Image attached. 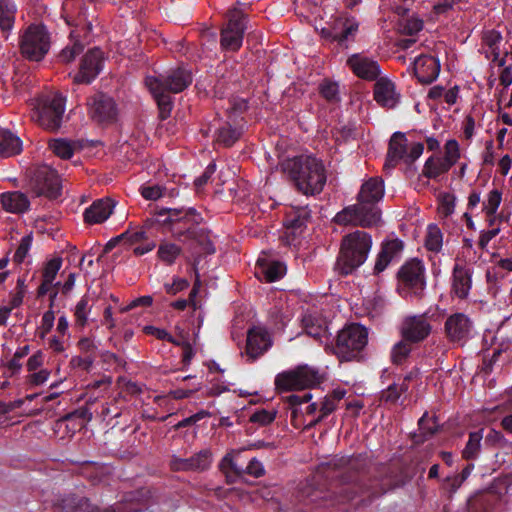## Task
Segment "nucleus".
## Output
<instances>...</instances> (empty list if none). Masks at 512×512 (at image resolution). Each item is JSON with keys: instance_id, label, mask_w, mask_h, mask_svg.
<instances>
[{"instance_id": "9b49d317", "label": "nucleus", "mask_w": 512, "mask_h": 512, "mask_svg": "<svg viewBox=\"0 0 512 512\" xmlns=\"http://www.w3.org/2000/svg\"><path fill=\"white\" fill-rule=\"evenodd\" d=\"M432 326L425 315H412L404 318L401 324V335L410 343L425 340L431 333Z\"/></svg>"}, {"instance_id": "338daca9", "label": "nucleus", "mask_w": 512, "mask_h": 512, "mask_svg": "<svg viewBox=\"0 0 512 512\" xmlns=\"http://www.w3.org/2000/svg\"><path fill=\"white\" fill-rule=\"evenodd\" d=\"M320 91L323 97L327 100H336L338 97V85L336 83L325 82L320 86Z\"/></svg>"}, {"instance_id": "bf43d9fd", "label": "nucleus", "mask_w": 512, "mask_h": 512, "mask_svg": "<svg viewBox=\"0 0 512 512\" xmlns=\"http://www.w3.org/2000/svg\"><path fill=\"white\" fill-rule=\"evenodd\" d=\"M357 30L358 23H356L353 20H347L344 23L343 31L340 34L335 35L334 38L338 40L340 43H343L349 40L350 37L354 36Z\"/></svg>"}, {"instance_id": "e433bc0d", "label": "nucleus", "mask_w": 512, "mask_h": 512, "mask_svg": "<svg viewBox=\"0 0 512 512\" xmlns=\"http://www.w3.org/2000/svg\"><path fill=\"white\" fill-rule=\"evenodd\" d=\"M403 248L404 245L400 239H385L381 244V249L378 254H380L382 258H386L392 263L400 259Z\"/></svg>"}, {"instance_id": "2eb2a0df", "label": "nucleus", "mask_w": 512, "mask_h": 512, "mask_svg": "<svg viewBox=\"0 0 512 512\" xmlns=\"http://www.w3.org/2000/svg\"><path fill=\"white\" fill-rule=\"evenodd\" d=\"M346 63L357 77L367 81L376 80L381 73L379 63L375 59L363 54L351 55Z\"/></svg>"}, {"instance_id": "864d4df0", "label": "nucleus", "mask_w": 512, "mask_h": 512, "mask_svg": "<svg viewBox=\"0 0 512 512\" xmlns=\"http://www.w3.org/2000/svg\"><path fill=\"white\" fill-rule=\"evenodd\" d=\"M276 417L274 409H259L253 412L250 416V421L259 425L270 424Z\"/></svg>"}, {"instance_id": "3c124183", "label": "nucleus", "mask_w": 512, "mask_h": 512, "mask_svg": "<svg viewBox=\"0 0 512 512\" xmlns=\"http://www.w3.org/2000/svg\"><path fill=\"white\" fill-rule=\"evenodd\" d=\"M49 147L54 154L61 157L62 159H69L73 156L72 145L70 144V142L66 140H53L52 142H50Z\"/></svg>"}, {"instance_id": "0e129e2a", "label": "nucleus", "mask_w": 512, "mask_h": 512, "mask_svg": "<svg viewBox=\"0 0 512 512\" xmlns=\"http://www.w3.org/2000/svg\"><path fill=\"white\" fill-rule=\"evenodd\" d=\"M50 377V371L48 369H40L31 372L29 375V383L35 386L43 385L47 382Z\"/></svg>"}, {"instance_id": "e2e57ef3", "label": "nucleus", "mask_w": 512, "mask_h": 512, "mask_svg": "<svg viewBox=\"0 0 512 512\" xmlns=\"http://www.w3.org/2000/svg\"><path fill=\"white\" fill-rule=\"evenodd\" d=\"M140 192L143 198L147 200H157L163 194V190L159 185L142 186Z\"/></svg>"}, {"instance_id": "4be33fe9", "label": "nucleus", "mask_w": 512, "mask_h": 512, "mask_svg": "<svg viewBox=\"0 0 512 512\" xmlns=\"http://www.w3.org/2000/svg\"><path fill=\"white\" fill-rule=\"evenodd\" d=\"M158 221L163 224L174 225L176 223H183L184 229L189 230L194 224L199 222L200 216L196 213L195 209H162L158 213Z\"/></svg>"}, {"instance_id": "72a5a7b5", "label": "nucleus", "mask_w": 512, "mask_h": 512, "mask_svg": "<svg viewBox=\"0 0 512 512\" xmlns=\"http://www.w3.org/2000/svg\"><path fill=\"white\" fill-rule=\"evenodd\" d=\"M309 218L310 211L307 207L293 209L286 217V228L287 230H291L293 234L301 233Z\"/></svg>"}, {"instance_id": "20e7f679", "label": "nucleus", "mask_w": 512, "mask_h": 512, "mask_svg": "<svg viewBox=\"0 0 512 512\" xmlns=\"http://www.w3.org/2000/svg\"><path fill=\"white\" fill-rule=\"evenodd\" d=\"M368 343V330L361 324L344 327L337 336L335 354L342 361L356 359Z\"/></svg>"}, {"instance_id": "c9c22d12", "label": "nucleus", "mask_w": 512, "mask_h": 512, "mask_svg": "<svg viewBox=\"0 0 512 512\" xmlns=\"http://www.w3.org/2000/svg\"><path fill=\"white\" fill-rule=\"evenodd\" d=\"M61 265L62 261L60 258H54L46 264L43 271V281L39 288L40 294H46L54 285V281L61 268Z\"/></svg>"}, {"instance_id": "412c9836", "label": "nucleus", "mask_w": 512, "mask_h": 512, "mask_svg": "<svg viewBox=\"0 0 512 512\" xmlns=\"http://www.w3.org/2000/svg\"><path fill=\"white\" fill-rule=\"evenodd\" d=\"M374 99L382 107L394 108L400 101V94L389 78L380 77L374 85Z\"/></svg>"}, {"instance_id": "6e6d98bb", "label": "nucleus", "mask_w": 512, "mask_h": 512, "mask_svg": "<svg viewBox=\"0 0 512 512\" xmlns=\"http://www.w3.org/2000/svg\"><path fill=\"white\" fill-rule=\"evenodd\" d=\"M197 341H198V333L194 334V341L193 343L189 342H182V349H183V355L182 360L185 365H190L192 359L196 355L197 352Z\"/></svg>"}, {"instance_id": "37998d69", "label": "nucleus", "mask_w": 512, "mask_h": 512, "mask_svg": "<svg viewBox=\"0 0 512 512\" xmlns=\"http://www.w3.org/2000/svg\"><path fill=\"white\" fill-rule=\"evenodd\" d=\"M482 438L483 430H478L469 434L468 442L466 443L462 453L465 459H474L477 457L481 448Z\"/></svg>"}, {"instance_id": "c756f323", "label": "nucleus", "mask_w": 512, "mask_h": 512, "mask_svg": "<svg viewBox=\"0 0 512 512\" xmlns=\"http://www.w3.org/2000/svg\"><path fill=\"white\" fill-rule=\"evenodd\" d=\"M408 149L407 138L404 133L395 132L389 142L385 168H393L400 160H405Z\"/></svg>"}, {"instance_id": "5fc2aeb1", "label": "nucleus", "mask_w": 512, "mask_h": 512, "mask_svg": "<svg viewBox=\"0 0 512 512\" xmlns=\"http://www.w3.org/2000/svg\"><path fill=\"white\" fill-rule=\"evenodd\" d=\"M83 51V46L79 41H75L71 47L64 48L59 54V60L62 63H70L75 57Z\"/></svg>"}, {"instance_id": "9d476101", "label": "nucleus", "mask_w": 512, "mask_h": 512, "mask_svg": "<svg viewBox=\"0 0 512 512\" xmlns=\"http://www.w3.org/2000/svg\"><path fill=\"white\" fill-rule=\"evenodd\" d=\"M273 345L269 332L262 326H254L247 332L246 348L243 356L248 361H255Z\"/></svg>"}, {"instance_id": "393cba45", "label": "nucleus", "mask_w": 512, "mask_h": 512, "mask_svg": "<svg viewBox=\"0 0 512 512\" xmlns=\"http://www.w3.org/2000/svg\"><path fill=\"white\" fill-rule=\"evenodd\" d=\"M158 78L162 81L164 89L174 93L182 92L192 83L191 71L183 67L170 70Z\"/></svg>"}, {"instance_id": "c85d7f7f", "label": "nucleus", "mask_w": 512, "mask_h": 512, "mask_svg": "<svg viewBox=\"0 0 512 512\" xmlns=\"http://www.w3.org/2000/svg\"><path fill=\"white\" fill-rule=\"evenodd\" d=\"M115 203L111 199H100L85 209L84 219L89 224H98L106 221L113 212Z\"/></svg>"}, {"instance_id": "473e14b6", "label": "nucleus", "mask_w": 512, "mask_h": 512, "mask_svg": "<svg viewBox=\"0 0 512 512\" xmlns=\"http://www.w3.org/2000/svg\"><path fill=\"white\" fill-rule=\"evenodd\" d=\"M95 303L94 293L87 292L84 294L81 299L77 302L74 315L76 324L80 327L86 326L89 320V315L92 310V306Z\"/></svg>"}, {"instance_id": "ea45409f", "label": "nucleus", "mask_w": 512, "mask_h": 512, "mask_svg": "<svg viewBox=\"0 0 512 512\" xmlns=\"http://www.w3.org/2000/svg\"><path fill=\"white\" fill-rule=\"evenodd\" d=\"M443 245V235L439 227L435 224H430L427 228L425 238V246L428 250L439 252Z\"/></svg>"}, {"instance_id": "aec40b11", "label": "nucleus", "mask_w": 512, "mask_h": 512, "mask_svg": "<svg viewBox=\"0 0 512 512\" xmlns=\"http://www.w3.org/2000/svg\"><path fill=\"white\" fill-rule=\"evenodd\" d=\"M414 73L418 81L429 84L436 80L440 72V62L431 55H420L414 62Z\"/></svg>"}, {"instance_id": "bb28decb", "label": "nucleus", "mask_w": 512, "mask_h": 512, "mask_svg": "<svg viewBox=\"0 0 512 512\" xmlns=\"http://www.w3.org/2000/svg\"><path fill=\"white\" fill-rule=\"evenodd\" d=\"M502 203V191L493 188L489 190L482 201V213L486 217L487 225L491 228L498 226L502 216L497 213Z\"/></svg>"}, {"instance_id": "a878e982", "label": "nucleus", "mask_w": 512, "mask_h": 512, "mask_svg": "<svg viewBox=\"0 0 512 512\" xmlns=\"http://www.w3.org/2000/svg\"><path fill=\"white\" fill-rule=\"evenodd\" d=\"M145 84L157 101L160 117L166 119L172 110V100L169 95L165 94L167 90L164 89L162 81L158 77L148 76L145 79Z\"/></svg>"}, {"instance_id": "7c9ffc66", "label": "nucleus", "mask_w": 512, "mask_h": 512, "mask_svg": "<svg viewBox=\"0 0 512 512\" xmlns=\"http://www.w3.org/2000/svg\"><path fill=\"white\" fill-rule=\"evenodd\" d=\"M1 203L3 208L10 213H24L30 206L27 196L19 191L2 193Z\"/></svg>"}, {"instance_id": "de8ad7c7", "label": "nucleus", "mask_w": 512, "mask_h": 512, "mask_svg": "<svg viewBox=\"0 0 512 512\" xmlns=\"http://www.w3.org/2000/svg\"><path fill=\"white\" fill-rule=\"evenodd\" d=\"M409 341L401 340L394 344L391 350V360L395 364H401L411 352Z\"/></svg>"}, {"instance_id": "dca6fc26", "label": "nucleus", "mask_w": 512, "mask_h": 512, "mask_svg": "<svg viewBox=\"0 0 512 512\" xmlns=\"http://www.w3.org/2000/svg\"><path fill=\"white\" fill-rule=\"evenodd\" d=\"M240 450H232L228 452L220 462V469L226 471L231 469L237 475L248 474L253 477H261L265 473L263 464L257 459L252 458L248 465L244 468L236 462V458L240 455Z\"/></svg>"}, {"instance_id": "ddd939ff", "label": "nucleus", "mask_w": 512, "mask_h": 512, "mask_svg": "<svg viewBox=\"0 0 512 512\" xmlns=\"http://www.w3.org/2000/svg\"><path fill=\"white\" fill-rule=\"evenodd\" d=\"M103 67V52L94 48L89 50L80 65L79 72L74 76V82L79 84H90Z\"/></svg>"}, {"instance_id": "79ce46f5", "label": "nucleus", "mask_w": 512, "mask_h": 512, "mask_svg": "<svg viewBox=\"0 0 512 512\" xmlns=\"http://www.w3.org/2000/svg\"><path fill=\"white\" fill-rule=\"evenodd\" d=\"M424 27L423 20L417 15H412L407 18H403L398 23V29L402 34L415 35L420 32Z\"/></svg>"}, {"instance_id": "a18cd8bd", "label": "nucleus", "mask_w": 512, "mask_h": 512, "mask_svg": "<svg viewBox=\"0 0 512 512\" xmlns=\"http://www.w3.org/2000/svg\"><path fill=\"white\" fill-rule=\"evenodd\" d=\"M180 253L181 248L173 243L161 244L158 249V256L160 260L168 265L173 264Z\"/></svg>"}, {"instance_id": "1a4fd4ad", "label": "nucleus", "mask_w": 512, "mask_h": 512, "mask_svg": "<svg viewBox=\"0 0 512 512\" xmlns=\"http://www.w3.org/2000/svg\"><path fill=\"white\" fill-rule=\"evenodd\" d=\"M246 29V16L237 9L230 11L228 24L221 32V48L227 51H237L242 46Z\"/></svg>"}, {"instance_id": "052dcab7", "label": "nucleus", "mask_w": 512, "mask_h": 512, "mask_svg": "<svg viewBox=\"0 0 512 512\" xmlns=\"http://www.w3.org/2000/svg\"><path fill=\"white\" fill-rule=\"evenodd\" d=\"M45 361V354L42 350H37L27 361V370L33 372L42 367Z\"/></svg>"}, {"instance_id": "b1692460", "label": "nucleus", "mask_w": 512, "mask_h": 512, "mask_svg": "<svg viewBox=\"0 0 512 512\" xmlns=\"http://www.w3.org/2000/svg\"><path fill=\"white\" fill-rule=\"evenodd\" d=\"M472 329L470 319L463 313L451 315L445 322V331L450 340L462 341L469 337Z\"/></svg>"}, {"instance_id": "0eeeda50", "label": "nucleus", "mask_w": 512, "mask_h": 512, "mask_svg": "<svg viewBox=\"0 0 512 512\" xmlns=\"http://www.w3.org/2000/svg\"><path fill=\"white\" fill-rule=\"evenodd\" d=\"M318 372L308 366L281 372L275 377V386L279 391L305 390L319 384Z\"/></svg>"}, {"instance_id": "39448f33", "label": "nucleus", "mask_w": 512, "mask_h": 512, "mask_svg": "<svg viewBox=\"0 0 512 512\" xmlns=\"http://www.w3.org/2000/svg\"><path fill=\"white\" fill-rule=\"evenodd\" d=\"M426 288L425 268L418 259L407 261L398 272L399 294L408 299L421 297Z\"/></svg>"}, {"instance_id": "58836bf2", "label": "nucleus", "mask_w": 512, "mask_h": 512, "mask_svg": "<svg viewBox=\"0 0 512 512\" xmlns=\"http://www.w3.org/2000/svg\"><path fill=\"white\" fill-rule=\"evenodd\" d=\"M16 5L11 0H0V27L10 30L14 23Z\"/></svg>"}, {"instance_id": "6e6552de", "label": "nucleus", "mask_w": 512, "mask_h": 512, "mask_svg": "<svg viewBox=\"0 0 512 512\" xmlns=\"http://www.w3.org/2000/svg\"><path fill=\"white\" fill-rule=\"evenodd\" d=\"M381 218V213L378 207H370L368 209L362 206L359 202L350 205L333 218L334 222L339 225H355L362 227H371L376 225Z\"/></svg>"}, {"instance_id": "5701e85b", "label": "nucleus", "mask_w": 512, "mask_h": 512, "mask_svg": "<svg viewBox=\"0 0 512 512\" xmlns=\"http://www.w3.org/2000/svg\"><path fill=\"white\" fill-rule=\"evenodd\" d=\"M384 191V183L381 179L370 178L362 184L358 193V202L366 209L377 207L376 203L383 198Z\"/></svg>"}, {"instance_id": "6ab92c4d", "label": "nucleus", "mask_w": 512, "mask_h": 512, "mask_svg": "<svg viewBox=\"0 0 512 512\" xmlns=\"http://www.w3.org/2000/svg\"><path fill=\"white\" fill-rule=\"evenodd\" d=\"M472 268L456 263L453 268L451 291L459 299H466L472 288Z\"/></svg>"}, {"instance_id": "4c0bfd02", "label": "nucleus", "mask_w": 512, "mask_h": 512, "mask_svg": "<svg viewBox=\"0 0 512 512\" xmlns=\"http://www.w3.org/2000/svg\"><path fill=\"white\" fill-rule=\"evenodd\" d=\"M450 167L441 157H429L423 167L422 174L429 179H436L440 175L448 172Z\"/></svg>"}, {"instance_id": "69168bd1", "label": "nucleus", "mask_w": 512, "mask_h": 512, "mask_svg": "<svg viewBox=\"0 0 512 512\" xmlns=\"http://www.w3.org/2000/svg\"><path fill=\"white\" fill-rule=\"evenodd\" d=\"M189 286V282L184 278H174L172 283H166L165 289L166 292L172 295L177 294L180 291H183Z\"/></svg>"}, {"instance_id": "09e8293b", "label": "nucleus", "mask_w": 512, "mask_h": 512, "mask_svg": "<svg viewBox=\"0 0 512 512\" xmlns=\"http://www.w3.org/2000/svg\"><path fill=\"white\" fill-rule=\"evenodd\" d=\"M240 137V131L231 126H224L217 130V141L225 146H231Z\"/></svg>"}, {"instance_id": "423d86ee", "label": "nucleus", "mask_w": 512, "mask_h": 512, "mask_svg": "<svg viewBox=\"0 0 512 512\" xmlns=\"http://www.w3.org/2000/svg\"><path fill=\"white\" fill-rule=\"evenodd\" d=\"M50 46V34L43 25H30L20 37V52L29 61H41Z\"/></svg>"}, {"instance_id": "49530a36", "label": "nucleus", "mask_w": 512, "mask_h": 512, "mask_svg": "<svg viewBox=\"0 0 512 512\" xmlns=\"http://www.w3.org/2000/svg\"><path fill=\"white\" fill-rule=\"evenodd\" d=\"M445 153L444 156L441 157L446 164L451 168L454 166L460 158V146L459 143L450 139L445 143Z\"/></svg>"}, {"instance_id": "13d9d810", "label": "nucleus", "mask_w": 512, "mask_h": 512, "mask_svg": "<svg viewBox=\"0 0 512 512\" xmlns=\"http://www.w3.org/2000/svg\"><path fill=\"white\" fill-rule=\"evenodd\" d=\"M32 245V236L26 235L22 237L21 242L14 254V259L16 262L21 263L24 261L25 257L27 256L30 248Z\"/></svg>"}, {"instance_id": "680f3d73", "label": "nucleus", "mask_w": 512, "mask_h": 512, "mask_svg": "<svg viewBox=\"0 0 512 512\" xmlns=\"http://www.w3.org/2000/svg\"><path fill=\"white\" fill-rule=\"evenodd\" d=\"M424 151V145L420 142L412 143L410 146H408L405 160L406 163L414 162L416 159H418Z\"/></svg>"}, {"instance_id": "f3484780", "label": "nucleus", "mask_w": 512, "mask_h": 512, "mask_svg": "<svg viewBox=\"0 0 512 512\" xmlns=\"http://www.w3.org/2000/svg\"><path fill=\"white\" fill-rule=\"evenodd\" d=\"M286 265L277 260L270 259L266 253H262L256 263L255 275L260 280L274 282L286 274Z\"/></svg>"}, {"instance_id": "f704fd0d", "label": "nucleus", "mask_w": 512, "mask_h": 512, "mask_svg": "<svg viewBox=\"0 0 512 512\" xmlns=\"http://www.w3.org/2000/svg\"><path fill=\"white\" fill-rule=\"evenodd\" d=\"M502 42V35L496 30H489L483 34V43L486 47V57L492 61H496L500 55V45Z\"/></svg>"}, {"instance_id": "a211bd4d", "label": "nucleus", "mask_w": 512, "mask_h": 512, "mask_svg": "<svg viewBox=\"0 0 512 512\" xmlns=\"http://www.w3.org/2000/svg\"><path fill=\"white\" fill-rule=\"evenodd\" d=\"M212 463V452L203 449L189 458L173 457L171 467L176 471H204Z\"/></svg>"}, {"instance_id": "8fccbe9b", "label": "nucleus", "mask_w": 512, "mask_h": 512, "mask_svg": "<svg viewBox=\"0 0 512 512\" xmlns=\"http://www.w3.org/2000/svg\"><path fill=\"white\" fill-rule=\"evenodd\" d=\"M270 317L276 327L283 328L291 320L292 313L288 308L275 306L270 312Z\"/></svg>"}, {"instance_id": "4468645a", "label": "nucleus", "mask_w": 512, "mask_h": 512, "mask_svg": "<svg viewBox=\"0 0 512 512\" xmlns=\"http://www.w3.org/2000/svg\"><path fill=\"white\" fill-rule=\"evenodd\" d=\"M89 115L97 123L106 124L115 120L117 110L114 100L105 94H96L88 103Z\"/></svg>"}, {"instance_id": "7ed1b4c3", "label": "nucleus", "mask_w": 512, "mask_h": 512, "mask_svg": "<svg viewBox=\"0 0 512 512\" xmlns=\"http://www.w3.org/2000/svg\"><path fill=\"white\" fill-rule=\"evenodd\" d=\"M65 104L66 100L61 94L54 93L42 96L36 99L31 118L41 127L55 131L62 124Z\"/></svg>"}, {"instance_id": "f03ea898", "label": "nucleus", "mask_w": 512, "mask_h": 512, "mask_svg": "<svg viewBox=\"0 0 512 512\" xmlns=\"http://www.w3.org/2000/svg\"><path fill=\"white\" fill-rule=\"evenodd\" d=\"M372 236L362 230H355L342 238L340 252L335 263L336 271L349 275L362 266L372 249Z\"/></svg>"}, {"instance_id": "a19ab883", "label": "nucleus", "mask_w": 512, "mask_h": 512, "mask_svg": "<svg viewBox=\"0 0 512 512\" xmlns=\"http://www.w3.org/2000/svg\"><path fill=\"white\" fill-rule=\"evenodd\" d=\"M408 390V385L403 381L400 384L393 383L387 387V389L381 392V400L390 403L397 404L401 396Z\"/></svg>"}, {"instance_id": "774afa93", "label": "nucleus", "mask_w": 512, "mask_h": 512, "mask_svg": "<svg viewBox=\"0 0 512 512\" xmlns=\"http://www.w3.org/2000/svg\"><path fill=\"white\" fill-rule=\"evenodd\" d=\"M121 239H126L131 245L141 243L146 238L144 230L127 231L120 236Z\"/></svg>"}, {"instance_id": "f8f14e48", "label": "nucleus", "mask_w": 512, "mask_h": 512, "mask_svg": "<svg viewBox=\"0 0 512 512\" xmlns=\"http://www.w3.org/2000/svg\"><path fill=\"white\" fill-rule=\"evenodd\" d=\"M36 190L39 195L56 199L61 194V179L51 167L44 165L37 169L35 174Z\"/></svg>"}, {"instance_id": "c03bdc74", "label": "nucleus", "mask_w": 512, "mask_h": 512, "mask_svg": "<svg viewBox=\"0 0 512 512\" xmlns=\"http://www.w3.org/2000/svg\"><path fill=\"white\" fill-rule=\"evenodd\" d=\"M456 207V196L452 193L444 192L438 197V213L441 217L451 216Z\"/></svg>"}, {"instance_id": "4d7b16f0", "label": "nucleus", "mask_w": 512, "mask_h": 512, "mask_svg": "<svg viewBox=\"0 0 512 512\" xmlns=\"http://www.w3.org/2000/svg\"><path fill=\"white\" fill-rule=\"evenodd\" d=\"M55 321V314L52 310L44 312L41 324L39 326V335L41 339H44L46 335L52 330Z\"/></svg>"}, {"instance_id": "2f4dec72", "label": "nucleus", "mask_w": 512, "mask_h": 512, "mask_svg": "<svg viewBox=\"0 0 512 512\" xmlns=\"http://www.w3.org/2000/svg\"><path fill=\"white\" fill-rule=\"evenodd\" d=\"M22 151L21 139L11 131L0 128V155L10 157Z\"/></svg>"}, {"instance_id": "603ef678", "label": "nucleus", "mask_w": 512, "mask_h": 512, "mask_svg": "<svg viewBox=\"0 0 512 512\" xmlns=\"http://www.w3.org/2000/svg\"><path fill=\"white\" fill-rule=\"evenodd\" d=\"M420 436L423 439L431 437L437 431L435 419L424 413L418 421Z\"/></svg>"}, {"instance_id": "cd10ccee", "label": "nucleus", "mask_w": 512, "mask_h": 512, "mask_svg": "<svg viewBox=\"0 0 512 512\" xmlns=\"http://www.w3.org/2000/svg\"><path fill=\"white\" fill-rule=\"evenodd\" d=\"M302 325L306 333L322 341L327 338L328 322L317 311H307L302 317Z\"/></svg>"}, {"instance_id": "f257e3e1", "label": "nucleus", "mask_w": 512, "mask_h": 512, "mask_svg": "<svg viewBox=\"0 0 512 512\" xmlns=\"http://www.w3.org/2000/svg\"><path fill=\"white\" fill-rule=\"evenodd\" d=\"M282 169L306 195L321 192L326 183L322 161L311 155L287 159L282 163Z\"/></svg>"}]
</instances>
